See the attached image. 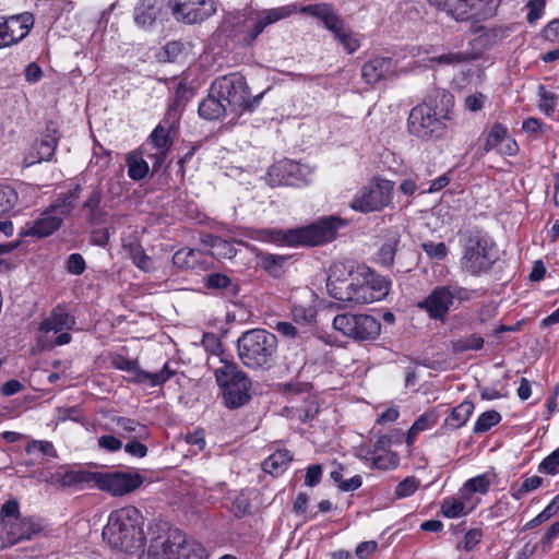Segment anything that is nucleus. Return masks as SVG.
Instances as JSON below:
<instances>
[{
	"mask_svg": "<svg viewBox=\"0 0 559 559\" xmlns=\"http://www.w3.org/2000/svg\"><path fill=\"white\" fill-rule=\"evenodd\" d=\"M143 518L139 509L127 506L112 511L103 530L104 539L112 547L131 551L144 543Z\"/></svg>",
	"mask_w": 559,
	"mask_h": 559,
	"instance_id": "obj_1",
	"label": "nucleus"
},
{
	"mask_svg": "<svg viewBox=\"0 0 559 559\" xmlns=\"http://www.w3.org/2000/svg\"><path fill=\"white\" fill-rule=\"evenodd\" d=\"M436 98H440V108L421 104L414 107L408 116L409 133L424 141L439 139L444 134L445 120L450 119V110L454 105V97L449 92L438 91Z\"/></svg>",
	"mask_w": 559,
	"mask_h": 559,
	"instance_id": "obj_2",
	"label": "nucleus"
},
{
	"mask_svg": "<svg viewBox=\"0 0 559 559\" xmlns=\"http://www.w3.org/2000/svg\"><path fill=\"white\" fill-rule=\"evenodd\" d=\"M238 356L250 369H269L277 352L276 336L264 329L249 330L237 341Z\"/></svg>",
	"mask_w": 559,
	"mask_h": 559,
	"instance_id": "obj_3",
	"label": "nucleus"
},
{
	"mask_svg": "<svg viewBox=\"0 0 559 559\" xmlns=\"http://www.w3.org/2000/svg\"><path fill=\"white\" fill-rule=\"evenodd\" d=\"M390 286L391 282L384 276L376 274L366 265H357L356 275L349 282L347 292L338 294V300L346 302V307L372 304L384 299Z\"/></svg>",
	"mask_w": 559,
	"mask_h": 559,
	"instance_id": "obj_4",
	"label": "nucleus"
},
{
	"mask_svg": "<svg viewBox=\"0 0 559 559\" xmlns=\"http://www.w3.org/2000/svg\"><path fill=\"white\" fill-rule=\"evenodd\" d=\"M205 547L180 530H169L151 539L147 559H207Z\"/></svg>",
	"mask_w": 559,
	"mask_h": 559,
	"instance_id": "obj_5",
	"label": "nucleus"
},
{
	"mask_svg": "<svg viewBox=\"0 0 559 559\" xmlns=\"http://www.w3.org/2000/svg\"><path fill=\"white\" fill-rule=\"evenodd\" d=\"M210 91L221 97L233 114L252 111L263 97V93L251 97L245 76L238 72L215 79Z\"/></svg>",
	"mask_w": 559,
	"mask_h": 559,
	"instance_id": "obj_6",
	"label": "nucleus"
},
{
	"mask_svg": "<svg viewBox=\"0 0 559 559\" xmlns=\"http://www.w3.org/2000/svg\"><path fill=\"white\" fill-rule=\"evenodd\" d=\"M495 242L483 231L469 233L463 245L460 265L463 272L478 276L488 272L495 264Z\"/></svg>",
	"mask_w": 559,
	"mask_h": 559,
	"instance_id": "obj_7",
	"label": "nucleus"
},
{
	"mask_svg": "<svg viewBox=\"0 0 559 559\" xmlns=\"http://www.w3.org/2000/svg\"><path fill=\"white\" fill-rule=\"evenodd\" d=\"M219 366L214 369L217 384L223 389L226 405L237 408L250 399V381L236 362L217 356Z\"/></svg>",
	"mask_w": 559,
	"mask_h": 559,
	"instance_id": "obj_8",
	"label": "nucleus"
},
{
	"mask_svg": "<svg viewBox=\"0 0 559 559\" xmlns=\"http://www.w3.org/2000/svg\"><path fill=\"white\" fill-rule=\"evenodd\" d=\"M473 292L457 283L435 287L431 293L418 302V308L425 310L432 320L444 321L454 300L468 301Z\"/></svg>",
	"mask_w": 559,
	"mask_h": 559,
	"instance_id": "obj_9",
	"label": "nucleus"
},
{
	"mask_svg": "<svg viewBox=\"0 0 559 559\" xmlns=\"http://www.w3.org/2000/svg\"><path fill=\"white\" fill-rule=\"evenodd\" d=\"M342 225L340 218L330 216L311 225L285 231L283 240L286 245L293 247L318 246L333 240Z\"/></svg>",
	"mask_w": 559,
	"mask_h": 559,
	"instance_id": "obj_10",
	"label": "nucleus"
},
{
	"mask_svg": "<svg viewBox=\"0 0 559 559\" xmlns=\"http://www.w3.org/2000/svg\"><path fill=\"white\" fill-rule=\"evenodd\" d=\"M456 21H483L492 17L501 0H427Z\"/></svg>",
	"mask_w": 559,
	"mask_h": 559,
	"instance_id": "obj_11",
	"label": "nucleus"
},
{
	"mask_svg": "<svg viewBox=\"0 0 559 559\" xmlns=\"http://www.w3.org/2000/svg\"><path fill=\"white\" fill-rule=\"evenodd\" d=\"M394 182L377 178L352 201L350 206L361 213L381 211L393 199Z\"/></svg>",
	"mask_w": 559,
	"mask_h": 559,
	"instance_id": "obj_12",
	"label": "nucleus"
},
{
	"mask_svg": "<svg viewBox=\"0 0 559 559\" xmlns=\"http://www.w3.org/2000/svg\"><path fill=\"white\" fill-rule=\"evenodd\" d=\"M333 328L345 336L367 341L380 334L381 324L372 316L343 313L334 318Z\"/></svg>",
	"mask_w": 559,
	"mask_h": 559,
	"instance_id": "obj_13",
	"label": "nucleus"
},
{
	"mask_svg": "<svg viewBox=\"0 0 559 559\" xmlns=\"http://www.w3.org/2000/svg\"><path fill=\"white\" fill-rule=\"evenodd\" d=\"M312 168L290 159H283L269 168L267 181L271 186L300 187L311 180Z\"/></svg>",
	"mask_w": 559,
	"mask_h": 559,
	"instance_id": "obj_14",
	"label": "nucleus"
},
{
	"mask_svg": "<svg viewBox=\"0 0 559 559\" xmlns=\"http://www.w3.org/2000/svg\"><path fill=\"white\" fill-rule=\"evenodd\" d=\"M143 483L139 473L131 472H94L93 484L112 496H124L138 489Z\"/></svg>",
	"mask_w": 559,
	"mask_h": 559,
	"instance_id": "obj_15",
	"label": "nucleus"
},
{
	"mask_svg": "<svg viewBox=\"0 0 559 559\" xmlns=\"http://www.w3.org/2000/svg\"><path fill=\"white\" fill-rule=\"evenodd\" d=\"M111 365L116 369L130 373V381L139 384H147L150 386L164 384L173 376L168 364H165L157 372H150L142 370L136 360L129 359L122 355L114 356Z\"/></svg>",
	"mask_w": 559,
	"mask_h": 559,
	"instance_id": "obj_16",
	"label": "nucleus"
},
{
	"mask_svg": "<svg viewBox=\"0 0 559 559\" xmlns=\"http://www.w3.org/2000/svg\"><path fill=\"white\" fill-rule=\"evenodd\" d=\"M177 21L186 24L203 22L216 12L215 0H169Z\"/></svg>",
	"mask_w": 559,
	"mask_h": 559,
	"instance_id": "obj_17",
	"label": "nucleus"
},
{
	"mask_svg": "<svg viewBox=\"0 0 559 559\" xmlns=\"http://www.w3.org/2000/svg\"><path fill=\"white\" fill-rule=\"evenodd\" d=\"M60 136L61 135L58 123L49 121L46 124L45 130L41 132L39 139H37L32 144L25 158L27 165L51 162L53 159Z\"/></svg>",
	"mask_w": 559,
	"mask_h": 559,
	"instance_id": "obj_18",
	"label": "nucleus"
},
{
	"mask_svg": "<svg viewBox=\"0 0 559 559\" xmlns=\"http://www.w3.org/2000/svg\"><path fill=\"white\" fill-rule=\"evenodd\" d=\"M34 25L31 13H23L0 20V48L11 46L22 40Z\"/></svg>",
	"mask_w": 559,
	"mask_h": 559,
	"instance_id": "obj_19",
	"label": "nucleus"
},
{
	"mask_svg": "<svg viewBox=\"0 0 559 559\" xmlns=\"http://www.w3.org/2000/svg\"><path fill=\"white\" fill-rule=\"evenodd\" d=\"M63 219L64 217L50 204L37 218L27 223L20 235L36 238L48 237L61 227Z\"/></svg>",
	"mask_w": 559,
	"mask_h": 559,
	"instance_id": "obj_20",
	"label": "nucleus"
},
{
	"mask_svg": "<svg viewBox=\"0 0 559 559\" xmlns=\"http://www.w3.org/2000/svg\"><path fill=\"white\" fill-rule=\"evenodd\" d=\"M356 275L354 262L336 261L330 266L326 288L331 297L338 300V294L344 295L347 292L349 282Z\"/></svg>",
	"mask_w": 559,
	"mask_h": 559,
	"instance_id": "obj_21",
	"label": "nucleus"
},
{
	"mask_svg": "<svg viewBox=\"0 0 559 559\" xmlns=\"http://www.w3.org/2000/svg\"><path fill=\"white\" fill-rule=\"evenodd\" d=\"M396 71V62L392 58L374 57L361 67V76L367 84L374 85L392 76Z\"/></svg>",
	"mask_w": 559,
	"mask_h": 559,
	"instance_id": "obj_22",
	"label": "nucleus"
},
{
	"mask_svg": "<svg viewBox=\"0 0 559 559\" xmlns=\"http://www.w3.org/2000/svg\"><path fill=\"white\" fill-rule=\"evenodd\" d=\"M43 530L40 522L34 518H19L13 523L1 530L3 537L9 544H16L21 540L31 539Z\"/></svg>",
	"mask_w": 559,
	"mask_h": 559,
	"instance_id": "obj_23",
	"label": "nucleus"
},
{
	"mask_svg": "<svg viewBox=\"0 0 559 559\" xmlns=\"http://www.w3.org/2000/svg\"><path fill=\"white\" fill-rule=\"evenodd\" d=\"M302 12L321 20L324 26L331 31L335 37L347 26L334 9L326 3L307 5L302 9Z\"/></svg>",
	"mask_w": 559,
	"mask_h": 559,
	"instance_id": "obj_24",
	"label": "nucleus"
},
{
	"mask_svg": "<svg viewBox=\"0 0 559 559\" xmlns=\"http://www.w3.org/2000/svg\"><path fill=\"white\" fill-rule=\"evenodd\" d=\"M146 144L152 145V147L156 150L154 153L148 154V157L154 159L153 167L156 169L164 163L166 155L173 145L168 127L158 124L152 131Z\"/></svg>",
	"mask_w": 559,
	"mask_h": 559,
	"instance_id": "obj_25",
	"label": "nucleus"
},
{
	"mask_svg": "<svg viewBox=\"0 0 559 559\" xmlns=\"http://www.w3.org/2000/svg\"><path fill=\"white\" fill-rule=\"evenodd\" d=\"M463 47L464 40L460 38L455 41L452 49L431 57L429 61L432 66L456 67L477 58V53Z\"/></svg>",
	"mask_w": 559,
	"mask_h": 559,
	"instance_id": "obj_26",
	"label": "nucleus"
},
{
	"mask_svg": "<svg viewBox=\"0 0 559 559\" xmlns=\"http://www.w3.org/2000/svg\"><path fill=\"white\" fill-rule=\"evenodd\" d=\"M288 15V11L284 8L272 9L263 12L261 16L251 21L247 25L246 34L242 40L246 45H251L264 28Z\"/></svg>",
	"mask_w": 559,
	"mask_h": 559,
	"instance_id": "obj_27",
	"label": "nucleus"
},
{
	"mask_svg": "<svg viewBox=\"0 0 559 559\" xmlns=\"http://www.w3.org/2000/svg\"><path fill=\"white\" fill-rule=\"evenodd\" d=\"M75 324V319L62 306L55 307L50 314L40 323L39 331L41 332H61L63 330H71Z\"/></svg>",
	"mask_w": 559,
	"mask_h": 559,
	"instance_id": "obj_28",
	"label": "nucleus"
},
{
	"mask_svg": "<svg viewBox=\"0 0 559 559\" xmlns=\"http://www.w3.org/2000/svg\"><path fill=\"white\" fill-rule=\"evenodd\" d=\"M162 10L158 0H140L134 9V22L141 27H150L154 24Z\"/></svg>",
	"mask_w": 559,
	"mask_h": 559,
	"instance_id": "obj_29",
	"label": "nucleus"
},
{
	"mask_svg": "<svg viewBox=\"0 0 559 559\" xmlns=\"http://www.w3.org/2000/svg\"><path fill=\"white\" fill-rule=\"evenodd\" d=\"M93 473L94 472H85V471H66V472H56L50 475V478H46L45 480L51 484H58L62 487H71L79 484H90L93 483Z\"/></svg>",
	"mask_w": 559,
	"mask_h": 559,
	"instance_id": "obj_30",
	"label": "nucleus"
},
{
	"mask_svg": "<svg viewBox=\"0 0 559 559\" xmlns=\"http://www.w3.org/2000/svg\"><path fill=\"white\" fill-rule=\"evenodd\" d=\"M314 301V295L310 294L308 300L295 302L292 307V317L294 322L300 325L312 324L317 317Z\"/></svg>",
	"mask_w": 559,
	"mask_h": 559,
	"instance_id": "obj_31",
	"label": "nucleus"
},
{
	"mask_svg": "<svg viewBox=\"0 0 559 559\" xmlns=\"http://www.w3.org/2000/svg\"><path fill=\"white\" fill-rule=\"evenodd\" d=\"M227 111H229V108L221 97H217V95H214L212 92L199 105L200 116L209 120L218 119Z\"/></svg>",
	"mask_w": 559,
	"mask_h": 559,
	"instance_id": "obj_32",
	"label": "nucleus"
},
{
	"mask_svg": "<svg viewBox=\"0 0 559 559\" xmlns=\"http://www.w3.org/2000/svg\"><path fill=\"white\" fill-rule=\"evenodd\" d=\"M401 241V234L396 227L389 228L385 231V241L381 246L378 259L383 265H391L394 260V255L397 249V246Z\"/></svg>",
	"mask_w": 559,
	"mask_h": 559,
	"instance_id": "obj_33",
	"label": "nucleus"
},
{
	"mask_svg": "<svg viewBox=\"0 0 559 559\" xmlns=\"http://www.w3.org/2000/svg\"><path fill=\"white\" fill-rule=\"evenodd\" d=\"M128 166V176L135 181H140L148 174V164L143 158L142 151H132L126 157Z\"/></svg>",
	"mask_w": 559,
	"mask_h": 559,
	"instance_id": "obj_34",
	"label": "nucleus"
},
{
	"mask_svg": "<svg viewBox=\"0 0 559 559\" xmlns=\"http://www.w3.org/2000/svg\"><path fill=\"white\" fill-rule=\"evenodd\" d=\"M112 423L116 425L117 433L122 438H143L146 436L145 426L134 419L119 416L114 418Z\"/></svg>",
	"mask_w": 559,
	"mask_h": 559,
	"instance_id": "obj_35",
	"label": "nucleus"
},
{
	"mask_svg": "<svg viewBox=\"0 0 559 559\" xmlns=\"http://www.w3.org/2000/svg\"><path fill=\"white\" fill-rule=\"evenodd\" d=\"M473 412L474 404L471 401H464L452 409L445 419V425L452 429H459L467 423Z\"/></svg>",
	"mask_w": 559,
	"mask_h": 559,
	"instance_id": "obj_36",
	"label": "nucleus"
},
{
	"mask_svg": "<svg viewBox=\"0 0 559 559\" xmlns=\"http://www.w3.org/2000/svg\"><path fill=\"white\" fill-rule=\"evenodd\" d=\"M290 461V453L287 450H280L265 459L262 466L264 472L278 475L288 466Z\"/></svg>",
	"mask_w": 559,
	"mask_h": 559,
	"instance_id": "obj_37",
	"label": "nucleus"
},
{
	"mask_svg": "<svg viewBox=\"0 0 559 559\" xmlns=\"http://www.w3.org/2000/svg\"><path fill=\"white\" fill-rule=\"evenodd\" d=\"M102 198V191L96 187H92L87 198L82 204V212L91 224H94L99 216Z\"/></svg>",
	"mask_w": 559,
	"mask_h": 559,
	"instance_id": "obj_38",
	"label": "nucleus"
},
{
	"mask_svg": "<svg viewBox=\"0 0 559 559\" xmlns=\"http://www.w3.org/2000/svg\"><path fill=\"white\" fill-rule=\"evenodd\" d=\"M81 187L76 185L73 189L67 193L61 194L51 205L59 212L63 217H67L74 206V203L80 198Z\"/></svg>",
	"mask_w": 559,
	"mask_h": 559,
	"instance_id": "obj_39",
	"label": "nucleus"
},
{
	"mask_svg": "<svg viewBox=\"0 0 559 559\" xmlns=\"http://www.w3.org/2000/svg\"><path fill=\"white\" fill-rule=\"evenodd\" d=\"M132 262L142 271L148 272L153 269L152 259L144 252L140 243L131 242L124 246Z\"/></svg>",
	"mask_w": 559,
	"mask_h": 559,
	"instance_id": "obj_40",
	"label": "nucleus"
},
{
	"mask_svg": "<svg viewBox=\"0 0 559 559\" xmlns=\"http://www.w3.org/2000/svg\"><path fill=\"white\" fill-rule=\"evenodd\" d=\"M473 508V506L466 508V504L457 498L448 497L441 504V512L444 516L454 519L467 514Z\"/></svg>",
	"mask_w": 559,
	"mask_h": 559,
	"instance_id": "obj_41",
	"label": "nucleus"
},
{
	"mask_svg": "<svg viewBox=\"0 0 559 559\" xmlns=\"http://www.w3.org/2000/svg\"><path fill=\"white\" fill-rule=\"evenodd\" d=\"M508 135V128L500 123L496 122L489 130L485 144H484V152L488 153L493 148H497L501 145V143L506 140Z\"/></svg>",
	"mask_w": 559,
	"mask_h": 559,
	"instance_id": "obj_42",
	"label": "nucleus"
},
{
	"mask_svg": "<svg viewBox=\"0 0 559 559\" xmlns=\"http://www.w3.org/2000/svg\"><path fill=\"white\" fill-rule=\"evenodd\" d=\"M484 338L477 334H471L465 337H460L451 342L452 350L454 353H464L467 350H479L484 347Z\"/></svg>",
	"mask_w": 559,
	"mask_h": 559,
	"instance_id": "obj_43",
	"label": "nucleus"
},
{
	"mask_svg": "<svg viewBox=\"0 0 559 559\" xmlns=\"http://www.w3.org/2000/svg\"><path fill=\"white\" fill-rule=\"evenodd\" d=\"M436 423L437 416L433 413H425L420 415L408 430L406 439L407 443H413L419 432L431 428Z\"/></svg>",
	"mask_w": 559,
	"mask_h": 559,
	"instance_id": "obj_44",
	"label": "nucleus"
},
{
	"mask_svg": "<svg viewBox=\"0 0 559 559\" xmlns=\"http://www.w3.org/2000/svg\"><path fill=\"white\" fill-rule=\"evenodd\" d=\"M370 460L373 467L382 471L395 468L400 463L399 455L392 451L374 452Z\"/></svg>",
	"mask_w": 559,
	"mask_h": 559,
	"instance_id": "obj_45",
	"label": "nucleus"
},
{
	"mask_svg": "<svg viewBox=\"0 0 559 559\" xmlns=\"http://www.w3.org/2000/svg\"><path fill=\"white\" fill-rule=\"evenodd\" d=\"M538 96H539V104L538 108L542 112H544L546 116H550L556 107L558 102V95L554 92L547 91V88L544 85L538 86Z\"/></svg>",
	"mask_w": 559,
	"mask_h": 559,
	"instance_id": "obj_46",
	"label": "nucleus"
},
{
	"mask_svg": "<svg viewBox=\"0 0 559 559\" xmlns=\"http://www.w3.org/2000/svg\"><path fill=\"white\" fill-rule=\"evenodd\" d=\"M15 193L17 194V203L20 202L22 206L28 207L35 204L38 198V188L29 183H21L15 189Z\"/></svg>",
	"mask_w": 559,
	"mask_h": 559,
	"instance_id": "obj_47",
	"label": "nucleus"
},
{
	"mask_svg": "<svg viewBox=\"0 0 559 559\" xmlns=\"http://www.w3.org/2000/svg\"><path fill=\"white\" fill-rule=\"evenodd\" d=\"M501 420V415L496 411H488L479 415L475 425L474 432L481 433L488 431Z\"/></svg>",
	"mask_w": 559,
	"mask_h": 559,
	"instance_id": "obj_48",
	"label": "nucleus"
},
{
	"mask_svg": "<svg viewBox=\"0 0 559 559\" xmlns=\"http://www.w3.org/2000/svg\"><path fill=\"white\" fill-rule=\"evenodd\" d=\"M490 487V480L488 477L483 474L478 475L476 477H473L468 479L463 488L461 489V495L464 496L465 492H473V493H486L489 490Z\"/></svg>",
	"mask_w": 559,
	"mask_h": 559,
	"instance_id": "obj_49",
	"label": "nucleus"
},
{
	"mask_svg": "<svg viewBox=\"0 0 559 559\" xmlns=\"http://www.w3.org/2000/svg\"><path fill=\"white\" fill-rule=\"evenodd\" d=\"M17 204L15 189L10 186H0V216L9 213Z\"/></svg>",
	"mask_w": 559,
	"mask_h": 559,
	"instance_id": "obj_50",
	"label": "nucleus"
},
{
	"mask_svg": "<svg viewBox=\"0 0 559 559\" xmlns=\"http://www.w3.org/2000/svg\"><path fill=\"white\" fill-rule=\"evenodd\" d=\"M20 518V508L16 500L7 501L0 510L1 530L13 523Z\"/></svg>",
	"mask_w": 559,
	"mask_h": 559,
	"instance_id": "obj_51",
	"label": "nucleus"
},
{
	"mask_svg": "<svg viewBox=\"0 0 559 559\" xmlns=\"http://www.w3.org/2000/svg\"><path fill=\"white\" fill-rule=\"evenodd\" d=\"M559 511V496L555 497L552 501L533 520H531L526 526L532 528L535 527L555 515Z\"/></svg>",
	"mask_w": 559,
	"mask_h": 559,
	"instance_id": "obj_52",
	"label": "nucleus"
},
{
	"mask_svg": "<svg viewBox=\"0 0 559 559\" xmlns=\"http://www.w3.org/2000/svg\"><path fill=\"white\" fill-rule=\"evenodd\" d=\"M25 450L28 454L38 451L39 453L48 457L57 456V451L52 442L46 440H33L26 445Z\"/></svg>",
	"mask_w": 559,
	"mask_h": 559,
	"instance_id": "obj_53",
	"label": "nucleus"
},
{
	"mask_svg": "<svg viewBox=\"0 0 559 559\" xmlns=\"http://www.w3.org/2000/svg\"><path fill=\"white\" fill-rule=\"evenodd\" d=\"M197 251L190 248H183L178 250L174 257L173 262L175 265L179 267H192L197 260H195Z\"/></svg>",
	"mask_w": 559,
	"mask_h": 559,
	"instance_id": "obj_54",
	"label": "nucleus"
},
{
	"mask_svg": "<svg viewBox=\"0 0 559 559\" xmlns=\"http://www.w3.org/2000/svg\"><path fill=\"white\" fill-rule=\"evenodd\" d=\"M262 267L271 275L277 276L282 269L284 259L274 254L265 253L260 257Z\"/></svg>",
	"mask_w": 559,
	"mask_h": 559,
	"instance_id": "obj_55",
	"label": "nucleus"
},
{
	"mask_svg": "<svg viewBox=\"0 0 559 559\" xmlns=\"http://www.w3.org/2000/svg\"><path fill=\"white\" fill-rule=\"evenodd\" d=\"M421 248L430 259L443 260L448 255V247L444 242L427 241L421 243Z\"/></svg>",
	"mask_w": 559,
	"mask_h": 559,
	"instance_id": "obj_56",
	"label": "nucleus"
},
{
	"mask_svg": "<svg viewBox=\"0 0 559 559\" xmlns=\"http://www.w3.org/2000/svg\"><path fill=\"white\" fill-rule=\"evenodd\" d=\"M336 38L344 46V48L349 52H355L360 47V41L356 37V35L346 26L342 33H340Z\"/></svg>",
	"mask_w": 559,
	"mask_h": 559,
	"instance_id": "obj_57",
	"label": "nucleus"
},
{
	"mask_svg": "<svg viewBox=\"0 0 559 559\" xmlns=\"http://www.w3.org/2000/svg\"><path fill=\"white\" fill-rule=\"evenodd\" d=\"M543 483V478L537 476V475H534V476H531V477H527L523 480V483L521 484V486L514 490V492L512 493V496L515 498V499H521L523 496H525L527 492L530 491H533L535 489H537Z\"/></svg>",
	"mask_w": 559,
	"mask_h": 559,
	"instance_id": "obj_58",
	"label": "nucleus"
},
{
	"mask_svg": "<svg viewBox=\"0 0 559 559\" xmlns=\"http://www.w3.org/2000/svg\"><path fill=\"white\" fill-rule=\"evenodd\" d=\"M419 487V481L415 477H407L395 488L397 498H405L413 495Z\"/></svg>",
	"mask_w": 559,
	"mask_h": 559,
	"instance_id": "obj_59",
	"label": "nucleus"
},
{
	"mask_svg": "<svg viewBox=\"0 0 559 559\" xmlns=\"http://www.w3.org/2000/svg\"><path fill=\"white\" fill-rule=\"evenodd\" d=\"M539 469L549 475L559 473V448L543 460Z\"/></svg>",
	"mask_w": 559,
	"mask_h": 559,
	"instance_id": "obj_60",
	"label": "nucleus"
},
{
	"mask_svg": "<svg viewBox=\"0 0 559 559\" xmlns=\"http://www.w3.org/2000/svg\"><path fill=\"white\" fill-rule=\"evenodd\" d=\"M86 264L80 253H72L67 260V270L73 275H81L85 271Z\"/></svg>",
	"mask_w": 559,
	"mask_h": 559,
	"instance_id": "obj_61",
	"label": "nucleus"
},
{
	"mask_svg": "<svg viewBox=\"0 0 559 559\" xmlns=\"http://www.w3.org/2000/svg\"><path fill=\"white\" fill-rule=\"evenodd\" d=\"M97 443L100 449H104L108 452H116L122 448L121 440L112 435L100 436L97 440Z\"/></svg>",
	"mask_w": 559,
	"mask_h": 559,
	"instance_id": "obj_62",
	"label": "nucleus"
},
{
	"mask_svg": "<svg viewBox=\"0 0 559 559\" xmlns=\"http://www.w3.org/2000/svg\"><path fill=\"white\" fill-rule=\"evenodd\" d=\"M318 413V405L314 400H310L307 402V405L304 409H296L292 417H296L302 423H306L312 419Z\"/></svg>",
	"mask_w": 559,
	"mask_h": 559,
	"instance_id": "obj_63",
	"label": "nucleus"
},
{
	"mask_svg": "<svg viewBox=\"0 0 559 559\" xmlns=\"http://www.w3.org/2000/svg\"><path fill=\"white\" fill-rule=\"evenodd\" d=\"M486 100L487 97L483 93H474L465 97L464 106L469 111L476 112L484 107Z\"/></svg>",
	"mask_w": 559,
	"mask_h": 559,
	"instance_id": "obj_64",
	"label": "nucleus"
}]
</instances>
